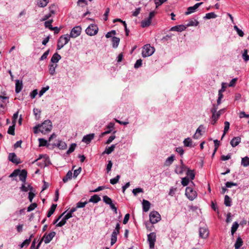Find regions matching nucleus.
Here are the masks:
<instances>
[{"mask_svg": "<svg viewBox=\"0 0 249 249\" xmlns=\"http://www.w3.org/2000/svg\"><path fill=\"white\" fill-rule=\"evenodd\" d=\"M183 144L185 146L193 147L192 145V141L190 138L185 139L183 141Z\"/></svg>", "mask_w": 249, "mask_h": 249, "instance_id": "nucleus-30", "label": "nucleus"}, {"mask_svg": "<svg viewBox=\"0 0 249 249\" xmlns=\"http://www.w3.org/2000/svg\"><path fill=\"white\" fill-rule=\"evenodd\" d=\"M94 137V134L93 133L85 135L82 139V142H85L87 144H88L90 143V142L93 139Z\"/></svg>", "mask_w": 249, "mask_h": 249, "instance_id": "nucleus-12", "label": "nucleus"}, {"mask_svg": "<svg viewBox=\"0 0 249 249\" xmlns=\"http://www.w3.org/2000/svg\"><path fill=\"white\" fill-rule=\"evenodd\" d=\"M239 227V224L238 222H234L231 228V233H234L237 230Z\"/></svg>", "mask_w": 249, "mask_h": 249, "instance_id": "nucleus-41", "label": "nucleus"}, {"mask_svg": "<svg viewBox=\"0 0 249 249\" xmlns=\"http://www.w3.org/2000/svg\"><path fill=\"white\" fill-rule=\"evenodd\" d=\"M52 129V123L49 120H45L41 124H40L39 131L42 134H46Z\"/></svg>", "mask_w": 249, "mask_h": 249, "instance_id": "nucleus-2", "label": "nucleus"}, {"mask_svg": "<svg viewBox=\"0 0 249 249\" xmlns=\"http://www.w3.org/2000/svg\"><path fill=\"white\" fill-rule=\"evenodd\" d=\"M72 173L71 171H69L66 175L63 178V181L64 183L67 182L69 180L72 178Z\"/></svg>", "mask_w": 249, "mask_h": 249, "instance_id": "nucleus-27", "label": "nucleus"}, {"mask_svg": "<svg viewBox=\"0 0 249 249\" xmlns=\"http://www.w3.org/2000/svg\"><path fill=\"white\" fill-rule=\"evenodd\" d=\"M23 88V84L22 81H20L19 80H16V87H15V91L17 93H19L22 90Z\"/></svg>", "mask_w": 249, "mask_h": 249, "instance_id": "nucleus-15", "label": "nucleus"}, {"mask_svg": "<svg viewBox=\"0 0 249 249\" xmlns=\"http://www.w3.org/2000/svg\"><path fill=\"white\" fill-rule=\"evenodd\" d=\"M103 200L105 203L108 205L112 202V199L107 196H104L103 197Z\"/></svg>", "mask_w": 249, "mask_h": 249, "instance_id": "nucleus-45", "label": "nucleus"}, {"mask_svg": "<svg viewBox=\"0 0 249 249\" xmlns=\"http://www.w3.org/2000/svg\"><path fill=\"white\" fill-rule=\"evenodd\" d=\"M243 245V241L240 237H238L234 244L235 249H239Z\"/></svg>", "mask_w": 249, "mask_h": 249, "instance_id": "nucleus-28", "label": "nucleus"}, {"mask_svg": "<svg viewBox=\"0 0 249 249\" xmlns=\"http://www.w3.org/2000/svg\"><path fill=\"white\" fill-rule=\"evenodd\" d=\"M116 147V144H112L108 148H106L105 150L104 151L103 154H107V155L111 153L114 150Z\"/></svg>", "mask_w": 249, "mask_h": 249, "instance_id": "nucleus-29", "label": "nucleus"}, {"mask_svg": "<svg viewBox=\"0 0 249 249\" xmlns=\"http://www.w3.org/2000/svg\"><path fill=\"white\" fill-rule=\"evenodd\" d=\"M37 207V204L36 203H32L27 208V211L31 212L34 210Z\"/></svg>", "mask_w": 249, "mask_h": 249, "instance_id": "nucleus-54", "label": "nucleus"}, {"mask_svg": "<svg viewBox=\"0 0 249 249\" xmlns=\"http://www.w3.org/2000/svg\"><path fill=\"white\" fill-rule=\"evenodd\" d=\"M57 65L54 64H50L49 65V71L51 75H54L55 73V69Z\"/></svg>", "mask_w": 249, "mask_h": 249, "instance_id": "nucleus-22", "label": "nucleus"}, {"mask_svg": "<svg viewBox=\"0 0 249 249\" xmlns=\"http://www.w3.org/2000/svg\"><path fill=\"white\" fill-rule=\"evenodd\" d=\"M57 146L60 149L64 150L67 148V144L64 142L60 141L57 144Z\"/></svg>", "mask_w": 249, "mask_h": 249, "instance_id": "nucleus-36", "label": "nucleus"}, {"mask_svg": "<svg viewBox=\"0 0 249 249\" xmlns=\"http://www.w3.org/2000/svg\"><path fill=\"white\" fill-rule=\"evenodd\" d=\"M202 2H199L195 4L193 6L189 7L187 11L185 12L186 15H190L196 11V10L199 7V6L202 4Z\"/></svg>", "mask_w": 249, "mask_h": 249, "instance_id": "nucleus-11", "label": "nucleus"}, {"mask_svg": "<svg viewBox=\"0 0 249 249\" xmlns=\"http://www.w3.org/2000/svg\"><path fill=\"white\" fill-rule=\"evenodd\" d=\"M112 166V162L111 160H109L108 161V163L107 165V168H106L107 173H109L111 171Z\"/></svg>", "mask_w": 249, "mask_h": 249, "instance_id": "nucleus-62", "label": "nucleus"}, {"mask_svg": "<svg viewBox=\"0 0 249 249\" xmlns=\"http://www.w3.org/2000/svg\"><path fill=\"white\" fill-rule=\"evenodd\" d=\"M98 28L95 24H91L86 29V34L90 36L96 35L98 33Z\"/></svg>", "mask_w": 249, "mask_h": 249, "instance_id": "nucleus-6", "label": "nucleus"}, {"mask_svg": "<svg viewBox=\"0 0 249 249\" xmlns=\"http://www.w3.org/2000/svg\"><path fill=\"white\" fill-rule=\"evenodd\" d=\"M71 37L69 34L61 36L57 41V50H60L67 44L70 41Z\"/></svg>", "mask_w": 249, "mask_h": 249, "instance_id": "nucleus-1", "label": "nucleus"}, {"mask_svg": "<svg viewBox=\"0 0 249 249\" xmlns=\"http://www.w3.org/2000/svg\"><path fill=\"white\" fill-rule=\"evenodd\" d=\"M225 185H226V187H227V188H231L233 186H237V184L236 183L228 181L225 183Z\"/></svg>", "mask_w": 249, "mask_h": 249, "instance_id": "nucleus-60", "label": "nucleus"}, {"mask_svg": "<svg viewBox=\"0 0 249 249\" xmlns=\"http://www.w3.org/2000/svg\"><path fill=\"white\" fill-rule=\"evenodd\" d=\"M223 97V92L218 91V97L217 100V105L218 106L221 104V100Z\"/></svg>", "mask_w": 249, "mask_h": 249, "instance_id": "nucleus-58", "label": "nucleus"}, {"mask_svg": "<svg viewBox=\"0 0 249 249\" xmlns=\"http://www.w3.org/2000/svg\"><path fill=\"white\" fill-rule=\"evenodd\" d=\"M61 59V56L57 53H54L51 59V62L57 63Z\"/></svg>", "mask_w": 249, "mask_h": 249, "instance_id": "nucleus-18", "label": "nucleus"}, {"mask_svg": "<svg viewBox=\"0 0 249 249\" xmlns=\"http://www.w3.org/2000/svg\"><path fill=\"white\" fill-rule=\"evenodd\" d=\"M49 3V0H38L37 5L40 7H44Z\"/></svg>", "mask_w": 249, "mask_h": 249, "instance_id": "nucleus-34", "label": "nucleus"}, {"mask_svg": "<svg viewBox=\"0 0 249 249\" xmlns=\"http://www.w3.org/2000/svg\"><path fill=\"white\" fill-rule=\"evenodd\" d=\"M49 89V86H47L46 87H43L42 88V89H41V90H40L39 92V97H41L43 94L47 91Z\"/></svg>", "mask_w": 249, "mask_h": 249, "instance_id": "nucleus-48", "label": "nucleus"}, {"mask_svg": "<svg viewBox=\"0 0 249 249\" xmlns=\"http://www.w3.org/2000/svg\"><path fill=\"white\" fill-rule=\"evenodd\" d=\"M143 193V190L141 188H136L132 190V193L135 196H136L138 193Z\"/></svg>", "mask_w": 249, "mask_h": 249, "instance_id": "nucleus-43", "label": "nucleus"}, {"mask_svg": "<svg viewBox=\"0 0 249 249\" xmlns=\"http://www.w3.org/2000/svg\"><path fill=\"white\" fill-rule=\"evenodd\" d=\"M230 124L228 121H225L224 122V128L223 131H224V133H226L230 129Z\"/></svg>", "mask_w": 249, "mask_h": 249, "instance_id": "nucleus-49", "label": "nucleus"}, {"mask_svg": "<svg viewBox=\"0 0 249 249\" xmlns=\"http://www.w3.org/2000/svg\"><path fill=\"white\" fill-rule=\"evenodd\" d=\"M120 178V176L117 175L116 177L110 179V183L112 185H114L118 182Z\"/></svg>", "mask_w": 249, "mask_h": 249, "instance_id": "nucleus-44", "label": "nucleus"}, {"mask_svg": "<svg viewBox=\"0 0 249 249\" xmlns=\"http://www.w3.org/2000/svg\"><path fill=\"white\" fill-rule=\"evenodd\" d=\"M189 180L188 178L185 177L182 178L181 184L183 186H187L189 183Z\"/></svg>", "mask_w": 249, "mask_h": 249, "instance_id": "nucleus-57", "label": "nucleus"}, {"mask_svg": "<svg viewBox=\"0 0 249 249\" xmlns=\"http://www.w3.org/2000/svg\"><path fill=\"white\" fill-rule=\"evenodd\" d=\"M155 52V48L150 44L145 45L142 49V55L143 57H148L152 55Z\"/></svg>", "mask_w": 249, "mask_h": 249, "instance_id": "nucleus-3", "label": "nucleus"}, {"mask_svg": "<svg viewBox=\"0 0 249 249\" xmlns=\"http://www.w3.org/2000/svg\"><path fill=\"white\" fill-rule=\"evenodd\" d=\"M242 58L245 62L249 60V55L248 54V50L247 49L244 50L242 53Z\"/></svg>", "mask_w": 249, "mask_h": 249, "instance_id": "nucleus-38", "label": "nucleus"}, {"mask_svg": "<svg viewBox=\"0 0 249 249\" xmlns=\"http://www.w3.org/2000/svg\"><path fill=\"white\" fill-rule=\"evenodd\" d=\"M9 160L13 163L18 164L19 162L18 160L17 156L14 153H11L8 156Z\"/></svg>", "mask_w": 249, "mask_h": 249, "instance_id": "nucleus-17", "label": "nucleus"}, {"mask_svg": "<svg viewBox=\"0 0 249 249\" xmlns=\"http://www.w3.org/2000/svg\"><path fill=\"white\" fill-rule=\"evenodd\" d=\"M186 28V26L183 25H179L175 26L174 27H172L170 29V31H177L181 32L183 31H184Z\"/></svg>", "mask_w": 249, "mask_h": 249, "instance_id": "nucleus-16", "label": "nucleus"}, {"mask_svg": "<svg viewBox=\"0 0 249 249\" xmlns=\"http://www.w3.org/2000/svg\"><path fill=\"white\" fill-rule=\"evenodd\" d=\"M175 159V157L174 155H172L168 157L165 160L164 165L166 166H169L172 164Z\"/></svg>", "mask_w": 249, "mask_h": 249, "instance_id": "nucleus-21", "label": "nucleus"}, {"mask_svg": "<svg viewBox=\"0 0 249 249\" xmlns=\"http://www.w3.org/2000/svg\"><path fill=\"white\" fill-rule=\"evenodd\" d=\"M76 146V144L75 143H72L70 147H69V149L68 150L67 153L69 154L72 152L74 151L75 147Z\"/></svg>", "mask_w": 249, "mask_h": 249, "instance_id": "nucleus-52", "label": "nucleus"}, {"mask_svg": "<svg viewBox=\"0 0 249 249\" xmlns=\"http://www.w3.org/2000/svg\"><path fill=\"white\" fill-rule=\"evenodd\" d=\"M186 174L187 177L193 180L195 178V175L194 172V171L191 170H188Z\"/></svg>", "mask_w": 249, "mask_h": 249, "instance_id": "nucleus-40", "label": "nucleus"}, {"mask_svg": "<svg viewBox=\"0 0 249 249\" xmlns=\"http://www.w3.org/2000/svg\"><path fill=\"white\" fill-rule=\"evenodd\" d=\"M54 235L55 234H44L40 240L39 239L37 240L38 243L36 249H38L43 241H44L46 244L49 243L52 240Z\"/></svg>", "mask_w": 249, "mask_h": 249, "instance_id": "nucleus-8", "label": "nucleus"}, {"mask_svg": "<svg viewBox=\"0 0 249 249\" xmlns=\"http://www.w3.org/2000/svg\"><path fill=\"white\" fill-rule=\"evenodd\" d=\"M8 133L9 134H11L12 135H15V127L14 125L10 126L8 130Z\"/></svg>", "mask_w": 249, "mask_h": 249, "instance_id": "nucleus-59", "label": "nucleus"}, {"mask_svg": "<svg viewBox=\"0 0 249 249\" xmlns=\"http://www.w3.org/2000/svg\"><path fill=\"white\" fill-rule=\"evenodd\" d=\"M82 31V28L80 26H76L74 27L71 31L69 35L72 38H76L80 35Z\"/></svg>", "mask_w": 249, "mask_h": 249, "instance_id": "nucleus-9", "label": "nucleus"}, {"mask_svg": "<svg viewBox=\"0 0 249 249\" xmlns=\"http://www.w3.org/2000/svg\"><path fill=\"white\" fill-rule=\"evenodd\" d=\"M156 240V234H147V240L150 249H153L154 248Z\"/></svg>", "mask_w": 249, "mask_h": 249, "instance_id": "nucleus-10", "label": "nucleus"}, {"mask_svg": "<svg viewBox=\"0 0 249 249\" xmlns=\"http://www.w3.org/2000/svg\"><path fill=\"white\" fill-rule=\"evenodd\" d=\"M167 0H154L156 8H157Z\"/></svg>", "mask_w": 249, "mask_h": 249, "instance_id": "nucleus-47", "label": "nucleus"}, {"mask_svg": "<svg viewBox=\"0 0 249 249\" xmlns=\"http://www.w3.org/2000/svg\"><path fill=\"white\" fill-rule=\"evenodd\" d=\"M117 234H112L111 238V245H114L117 241Z\"/></svg>", "mask_w": 249, "mask_h": 249, "instance_id": "nucleus-63", "label": "nucleus"}, {"mask_svg": "<svg viewBox=\"0 0 249 249\" xmlns=\"http://www.w3.org/2000/svg\"><path fill=\"white\" fill-rule=\"evenodd\" d=\"M53 22V20L51 19L45 22V26L46 28H49L50 30L53 29V26L52 25V23Z\"/></svg>", "mask_w": 249, "mask_h": 249, "instance_id": "nucleus-46", "label": "nucleus"}, {"mask_svg": "<svg viewBox=\"0 0 249 249\" xmlns=\"http://www.w3.org/2000/svg\"><path fill=\"white\" fill-rule=\"evenodd\" d=\"M185 195L190 200H193L197 197V193L191 187H187L185 190Z\"/></svg>", "mask_w": 249, "mask_h": 249, "instance_id": "nucleus-4", "label": "nucleus"}, {"mask_svg": "<svg viewBox=\"0 0 249 249\" xmlns=\"http://www.w3.org/2000/svg\"><path fill=\"white\" fill-rule=\"evenodd\" d=\"M32 235H33V234H31V235L30 236V238H29V239H26V240H25L24 241V242H23L20 245V247L21 248H23L25 246L27 247V246H28L29 245V244H30V243L31 242V238L32 237Z\"/></svg>", "mask_w": 249, "mask_h": 249, "instance_id": "nucleus-37", "label": "nucleus"}, {"mask_svg": "<svg viewBox=\"0 0 249 249\" xmlns=\"http://www.w3.org/2000/svg\"><path fill=\"white\" fill-rule=\"evenodd\" d=\"M234 29L236 31L239 36L242 37L244 35V32L240 29L237 25H234L233 27Z\"/></svg>", "mask_w": 249, "mask_h": 249, "instance_id": "nucleus-42", "label": "nucleus"}, {"mask_svg": "<svg viewBox=\"0 0 249 249\" xmlns=\"http://www.w3.org/2000/svg\"><path fill=\"white\" fill-rule=\"evenodd\" d=\"M56 206H57V204H53L51 206V207L50 208V209L48 212V213H47L48 217H50L53 213L56 208Z\"/></svg>", "mask_w": 249, "mask_h": 249, "instance_id": "nucleus-31", "label": "nucleus"}, {"mask_svg": "<svg viewBox=\"0 0 249 249\" xmlns=\"http://www.w3.org/2000/svg\"><path fill=\"white\" fill-rule=\"evenodd\" d=\"M66 212H64L53 222V224H55L56 226L61 227L66 223L67 220L69 218H67V216L65 215Z\"/></svg>", "mask_w": 249, "mask_h": 249, "instance_id": "nucleus-5", "label": "nucleus"}, {"mask_svg": "<svg viewBox=\"0 0 249 249\" xmlns=\"http://www.w3.org/2000/svg\"><path fill=\"white\" fill-rule=\"evenodd\" d=\"M20 189L22 192H27L28 191H33V188L30 184H27L26 185V182L23 183L21 186L20 187Z\"/></svg>", "mask_w": 249, "mask_h": 249, "instance_id": "nucleus-19", "label": "nucleus"}, {"mask_svg": "<svg viewBox=\"0 0 249 249\" xmlns=\"http://www.w3.org/2000/svg\"><path fill=\"white\" fill-rule=\"evenodd\" d=\"M199 22L197 20L195 19L189 21V22L186 24L187 27L189 26H196L198 25Z\"/></svg>", "mask_w": 249, "mask_h": 249, "instance_id": "nucleus-39", "label": "nucleus"}, {"mask_svg": "<svg viewBox=\"0 0 249 249\" xmlns=\"http://www.w3.org/2000/svg\"><path fill=\"white\" fill-rule=\"evenodd\" d=\"M38 141L39 142V146H44L47 145V141L46 140L43 138H39L38 139Z\"/></svg>", "mask_w": 249, "mask_h": 249, "instance_id": "nucleus-51", "label": "nucleus"}, {"mask_svg": "<svg viewBox=\"0 0 249 249\" xmlns=\"http://www.w3.org/2000/svg\"><path fill=\"white\" fill-rule=\"evenodd\" d=\"M19 172H20L19 170H15L12 172V173H11L10 174V175L9 176V177L12 178V177H17V176H18Z\"/></svg>", "mask_w": 249, "mask_h": 249, "instance_id": "nucleus-64", "label": "nucleus"}, {"mask_svg": "<svg viewBox=\"0 0 249 249\" xmlns=\"http://www.w3.org/2000/svg\"><path fill=\"white\" fill-rule=\"evenodd\" d=\"M217 17V15L213 12L209 13L206 14L204 17V19L215 18Z\"/></svg>", "mask_w": 249, "mask_h": 249, "instance_id": "nucleus-35", "label": "nucleus"}, {"mask_svg": "<svg viewBox=\"0 0 249 249\" xmlns=\"http://www.w3.org/2000/svg\"><path fill=\"white\" fill-rule=\"evenodd\" d=\"M34 114L36 118L40 117L41 111L37 108H34L33 110Z\"/></svg>", "mask_w": 249, "mask_h": 249, "instance_id": "nucleus-53", "label": "nucleus"}, {"mask_svg": "<svg viewBox=\"0 0 249 249\" xmlns=\"http://www.w3.org/2000/svg\"><path fill=\"white\" fill-rule=\"evenodd\" d=\"M142 211L144 212H147L149 211L151 204L150 202L148 200L143 199L142 202Z\"/></svg>", "mask_w": 249, "mask_h": 249, "instance_id": "nucleus-14", "label": "nucleus"}, {"mask_svg": "<svg viewBox=\"0 0 249 249\" xmlns=\"http://www.w3.org/2000/svg\"><path fill=\"white\" fill-rule=\"evenodd\" d=\"M142 65V60L141 59H139L137 60L134 64V68L135 69H138L139 67H141Z\"/></svg>", "mask_w": 249, "mask_h": 249, "instance_id": "nucleus-56", "label": "nucleus"}, {"mask_svg": "<svg viewBox=\"0 0 249 249\" xmlns=\"http://www.w3.org/2000/svg\"><path fill=\"white\" fill-rule=\"evenodd\" d=\"M185 169V165L184 164H182L180 166H177L175 171L178 174H181L183 172Z\"/></svg>", "mask_w": 249, "mask_h": 249, "instance_id": "nucleus-26", "label": "nucleus"}, {"mask_svg": "<svg viewBox=\"0 0 249 249\" xmlns=\"http://www.w3.org/2000/svg\"><path fill=\"white\" fill-rule=\"evenodd\" d=\"M100 200L101 198L99 197V196H98L97 195H94L90 197L89 202L96 203Z\"/></svg>", "mask_w": 249, "mask_h": 249, "instance_id": "nucleus-24", "label": "nucleus"}, {"mask_svg": "<svg viewBox=\"0 0 249 249\" xmlns=\"http://www.w3.org/2000/svg\"><path fill=\"white\" fill-rule=\"evenodd\" d=\"M149 219L151 223H156L161 219L160 215L156 211H152L149 214Z\"/></svg>", "mask_w": 249, "mask_h": 249, "instance_id": "nucleus-7", "label": "nucleus"}, {"mask_svg": "<svg viewBox=\"0 0 249 249\" xmlns=\"http://www.w3.org/2000/svg\"><path fill=\"white\" fill-rule=\"evenodd\" d=\"M112 47L114 48L118 47L119 42L120 38L114 36L112 38Z\"/></svg>", "mask_w": 249, "mask_h": 249, "instance_id": "nucleus-25", "label": "nucleus"}, {"mask_svg": "<svg viewBox=\"0 0 249 249\" xmlns=\"http://www.w3.org/2000/svg\"><path fill=\"white\" fill-rule=\"evenodd\" d=\"M241 165L244 167L249 166V158L248 157H245L242 159Z\"/></svg>", "mask_w": 249, "mask_h": 249, "instance_id": "nucleus-33", "label": "nucleus"}, {"mask_svg": "<svg viewBox=\"0 0 249 249\" xmlns=\"http://www.w3.org/2000/svg\"><path fill=\"white\" fill-rule=\"evenodd\" d=\"M224 204L228 207H230L231 205V199L228 195L225 196Z\"/></svg>", "mask_w": 249, "mask_h": 249, "instance_id": "nucleus-32", "label": "nucleus"}, {"mask_svg": "<svg viewBox=\"0 0 249 249\" xmlns=\"http://www.w3.org/2000/svg\"><path fill=\"white\" fill-rule=\"evenodd\" d=\"M151 23V20L148 19V18H146L141 21V26L142 28L147 27L149 26Z\"/></svg>", "mask_w": 249, "mask_h": 249, "instance_id": "nucleus-23", "label": "nucleus"}, {"mask_svg": "<svg viewBox=\"0 0 249 249\" xmlns=\"http://www.w3.org/2000/svg\"><path fill=\"white\" fill-rule=\"evenodd\" d=\"M241 142V138L240 137H234L230 142L231 145L234 147L236 146Z\"/></svg>", "mask_w": 249, "mask_h": 249, "instance_id": "nucleus-20", "label": "nucleus"}, {"mask_svg": "<svg viewBox=\"0 0 249 249\" xmlns=\"http://www.w3.org/2000/svg\"><path fill=\"white\" fill-rule=\"evenodd\" d=\"M18 176L20 180L23 183H25L27 176V171L24 169L20 171Z\"/></svg>", "mask_w": 249, "mask_h": 249, "instance_id": "nucleus-13", "label": "nucleus"}, {"mask_svg": "<svg viewBox=\"0 0 249 249\" xmlns=\"http://www.w3.org/2000/svg\"><path fill=\"white\" fill-rule=\"evenodd\" d=\"M87 203H88V202L86 201L85 202H79L76 204V208H84Z\"/></svg>", "mask_w": 249, "mask_h": 249, "instance_id": "nucleus-55", "label": "nucleus"}, {"mask_svg": "<svg viewBox=\"0 0 249 249\" xmlns=\"http://www.w3.org/2000/svg\"><path fill=\"white\" fill-rule=\"evenodd\" d=\"M49 50H47V51H46L43 54V55L41 56V57L39 58V60L40 61H42L45 59L47 58V56L49 54Z\"/></svg>", "mask_w": 249, "mask_h": 249, "instance_id": "nucleus-61", "label": "nucleus"}, {"mask_svg": "<svg viewBox=\"0 0 249 249\" xmlns=\"http://www.w3.org/2000/svg\"><path fill=\"white\" fill-rule=\"evenodd\" d=\"M120 229V225L119 223L117 222L115 224V229L113 230L112 233H119Z\"/></svg>", "mask_w": 249, "mask_h": 249, "instance_id": "nucleus-50", "label": "nucleus"}]
</instances>
